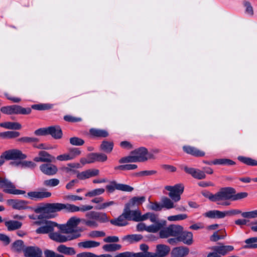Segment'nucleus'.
Here are the masks:
<instances>
[{
    "instance_id": "obj_1",
    "label": "nucleus",
    "mask_w": 257,
    "mask_h": 257,
    "mask_svg": "<svg viewBox=\"0 0 257 257\" xmlns=\"http://www.w3.org/2000/svg\"><path fill=\"white\" fill-rule=\"evenodd\" d=\"M81 221L82 219L76 216H73L68 219L66 224H59V229L63 233L70 234L77 233L80 237L81 236L80 232L81 231V229H76V228Z\"/></svg>"
},
{
    "instance_id": "obj_30",
    "label": "nucleus",
    "mask_w": 257,
    "mask_h": 257,
    "mask_svg": "<svg viewBox=\"0 0 257 257\" xmlns=\"http://www.w3.org/2000/svg\"><path fill=\"white\" fill-rule=\"evenodd\" d=\"M5 224L9 231H12L19 229L22 225V223L21 222L16 220L5 221Z\"/></svg>"
},
{
    "instance_id": "obj_49",
    "label": "nucleus",
    "mask_w": 257,
    "mask_h": 257,
    "mask_svg": "<svg viewBox=\"0 0 257 257\" xmlns=\"http://www.w3.org/2000/svg\"><path fill=\"white\" fill-rule=\"evenodd\" d=\"M81 151L80 149L77 148H70L68 149V153L71 160L79 156L81 154Z\"/></svg>"
},
{
    "instance_id": "obj_28",
    "label": "nucleus",
    "mask_w": 257,
    "mask_h": 257,
    "mask_svg": "<svg viewBox=\"0 0 257 257\" xmlns=\"http://www.w3.org/2000/svg\"><path fill=\"white\" fill-rule=\"evenodd\" d=\"M57 250L61 253L68 255H72L76 253V251L73 247H67L64 244L59 245L57 247Z\"/></svg>"
},
{
    "instance_id": "obj_43",
    "label": "nucleus",
    "mask_w": 257,
    "mask_h": 257,
    "mask_svg": "<svg viewBox=\"0 0 257 257\" xmlns=\"http://www.w3.org/2000/svg\"><path fill=\"white\" fill-rule=\"evenodd\" d=\"M245 242L247 244L244 246L247 248H257V237H251L245 240Z\"/></svg>"
},
{
    "instance_id": "obj_5",
    "label": "nucleus",
    "mask_w": 257,
    "mask_h": 257,
    "mask_svg": "<svg viewBox=\"0 0 257 257\" xmlns=\"http://www.w3.org/2000/svg\"><path fill=\"white\" fill-rule=\"evenodd\" d=\"M235 190L232 187H225L224 188V195L223 201L231 199L232 200L235 201L246 198L248 196V193L246 192H240L236 194Z\"/></svg>"
},
{
    "instance_id": "obj_57",
    "label": "nucleus",
    "mask_w": 257,
    "mask_h": 257,
    "mask_svg": "<svg viewBox=\"0 0 257 257\" xmlns=\"http://www.w3.org/2000/svg\"><path fill=\"white\" fill-rule=\"evenodd\" d=\"M242 217L246 218H254L257 217V210L241 213Z\"/></svg>"
},
{
    "instance_id": "obj_29",
    "label": "nucleus",
    "mask_w": 257,
    "mask_h": 257,
    "mask_svg": "<svg viewBox=\"0 0 257 257\" xmlns=\"http://www.w3.org/2000/svg\"><path fill=\"white\" fill-rule=\"evenodd\" d=\"M62 210V203L46 204V213H53Z\"/></svg>"
},
{
    "instance_id": "obj_32",
    "label": "nucleus",
    "mask_w": 257,
    "mask_h": 257,
    "mask_svg": "<svg viewBox=\"0 0 257 257\" xmlns=\"http://www.w3.org/2000/svg\"><path fill=\"white\" fill-rule=\"evenodd\" d=\"M125 219H126L125 218V216L123 213L122 215L118 216L116 219L110 220V222L112 224L115 226H123L127 224V222Z\"/></svg>"
},
{
    "instance_id": "obj_23",
    "label": "nucleus",
    "mask_w": 257,
    "mask_h": 257,
    "mask_svg": "<svg viewBox=\"0 0 257 257\" xmlns=\"http://www.w3.org/2000/svg\"><path fill=\"white\" fill-rule=\"evenodd\" d=\"M179 241H182L184 243L190 245L193 243V234L192 232L188 231H183L178 237Z\"/></svg>"
},
{
    "instance_id": "obj_26",
    "label": "nucleus",
    "mask_w": 257,
    "mask_h": 257,
    "mask_svg": "<svg viewBox=\"0 0 257 257\" xmlns=\"http://www.w3.org/2000/svg\"><path fill=\"white\" fill-rule=\"evenodd\" d=\"M204 215L205 217L210 218H223L226 216V211H220L219 210H211L204 213Z\"/></svg>"
},
{
    "instance_id": "obj_55",
    "label": "nucleus",
    "mask_w": 257,
    "mask_h": 257,
    "mask_svg": "<svg viewBox=\"0 0 257 257\" xmlns=\"http://www.w3.org/2000/svg\"><path fill=\"white\" fill-rule=\"evenodd\" d=\"M163 203V207L167 209H171L174 207L173 202L169 198L164 197L162 200Z\"/></svg>"
},
{
    "instance_id": "obj_16",
    "label": "nucleus",
    "mask_w": 257,
    "mask_h": 257,
    "mask_svg": "<svg viewBox=\"0 0 257 257\" xmlns=\"http://www.w3.org/2000/svg\"><path fill=\"white\" fill-rule=\"evenodd\" d=\"M131 155H134L139 162H143L147 161L148 158V150L145 147H140L131 152Z\"/></svg>"
},
{
    "instance_id": "obj_25",
    "label": "nucleus",
    "mask_w": 257,
    "mask_h": 257,
    "mask_svg": "<svg viewBox=\"0 0 257 257\" xmlns=\"http://www.w3.org/2000/svg\"><path fill=\"white\" fill-rule=\"evenodd\" d=\"M90 135L96 138H106L109 136V134L105 130L99 128H91L89 130Z\"/></svg>"
},
{
    "instance_id": "obj_44",
    "label": "nucleus",
    "mask_w": 257,
    "mask_h": 257,
    "mask_svg": "<svg viewBox=\"0 0 257 257\" xmlns=\"http://www.w3.org/2000/svg\"><path fill=\"white\" fill-rule=\"evenodd\" d=\"M138 166L136 164H126V165H121L119 166H115L114 168L115 170H135L137 169Z\"/></svg>"
},
{
    "instance_id": "obj_19",
    "label": "nucleus",
    "mask_w": 257,
    "mask_h": 257,
    "mask_svg": "<svg viewBox=\"0 0 257 257\" xmlns=\"http://www.w3.org/2000/svg\"><path fill=\"white\" fill-rule=\"evenodd\" d=\"M189 249L186 246H179L174 248L171 251L172 257H184L188 254Z\"/></svg>"
},
{
    "instance_id": "obj_45",
    "label": "nucleus",
    "mask_w": 257,
    "mask_h": 257,
    "mask_svg": "<svg viewBox=\"0 0 257 257\" xmlns=\"http://www.w3.org/2000/svg\"><path fill=\"white\" fill-rule=\"evenodd\" d=\"M118 162L120 164H124L127 163H135L139 162L136 156L134 155H132L131 156L121 158L119 160Z\"/></svg>"
},
{
    "instance_id": "obj_40",
    "label": "nucleus",
    "mask_w": 257,
    "mask_h": 257,
    "mask_svg": "<svg viewBox=\"0 0 257 257\" xmlns=\"http://www.w3.org/2000/svg\"><path fill=\"white\" fill-rule=\"evenodd\" d=\"M79 247H83L84 248H91L98 246L100 245L99 242L93 240H88L78 243Z\"/></svg>"
},
{
    "instance_id": "obj_7",
    "label": "nucleus",
    "mask_w": 257,
    "mask_h": 257,
    "mask_svg": "<svg viewBox=\"0 0 257 257\" xmlns=\"http://www.w3.org/2000/svg\"><path fill=\"white\" fill-rule=\"evenodd\" d=\"M106 189L109 193H112L116 190L125 192H132L134 188L126 184L117 183L115 181L110 182L109 185L106 186Z\"/></svg>"
},
{
    "instance_id": "obj_58",
    "label": "nucleus",
    "mask_w": 257,
    "mask_h": 257,
    "mask_svg": "<svg viewBox=\"0 0 257 257\" xmlns=\"http://www.w3.org/2000/svg\"><path fill=\"white\" fill-rule=\"evenodd\" d=\"M157 173V171L155 170H146L141 171L140 172L135 174V176L138 177H142L146 176H151L155 175Z\"/></svg>"
},
{
    "instance_id": "obj_38",
    "label": "nucleus",
    "mask_w": 257,
    "mask_h": 257,
    "mask_svg": "<svg viewBox=\"0 0 257 257\" xmlns=\"http://www.w3.org/2000/svg\"><path fill=\"white\" fill-rule=\"evenodd\" d=\"M237 159L239 161L247 165L257 166V161L250 158L240 156L237 157Z\"/></svg>"
},
{
    "instance_id": "obj_42",
    "label": "nucleus",
    "mask_w": 257,
    "mask_h": 257,
    "mask_svg": "<svg viewBox=\"0 0 257 257\" xmlns=\"http://www.w3.org/2000/svg\"><path fill=\"white\" fill-rule=\"evenodd\" d=\"M62 210H65L67 212H76L79 211L78 206L71 204L62 203Z\"/></svg>"
},
{
    "instance_id": "obj_27",
    "label": "nucleus",
    "mask_w": 257,
    "mask_h": 257,
    "mask_svg": "<svg viewBox=\"0 0 257 257\" xmlns=\"http://www.w3.org/2000/svg\"><path fill=\"white\" fill-rule=\"evenodd\" d=\"M13 114H29L31 112V108L30 107L24 108L20 105H12Z\"/></svg>"
},
{
    "instance_id": "obj_35",
    "label": "nucleus",
    "mask_w": 257,
    "mask_h": 257,
    "mask_svg": "<svg viewBox=\"0 0 257 257\" xmlns=\"http://www.w3.org/2000/svg\"><path fill=\"white\" fill-rule=\"evenodd\" d=\"M113 148V142L107 141H103L100 146V150L106 153H110L112 151Z\"/></svg>"
},
{
    "instance_id": "obj_51",
    "label": "nucleus",
    "mask_w": 257,
    "mask_h": 257,
    "mask_svg": "<svg viewBox=\"0 0 257 257\" xmlns=\"http://www.w3.org/2000/svg\"><path fill=\"white\" fill-rule=\"evenodd\" d=\"M105 191L103 188H98L88 192L85 194L86 196L94 197L103 194Z\"/></svg>"
},
{
    "instance_id": "obj_15",
    "label": "nucleus",
    "mask_w": 257,
    "mask_h": 257,
    "mask_svg": "<svg viewBox=\"0 0 257 257\" xmlns=\"http://www.w3.org/2000/svg\"><path fill=\"white\" fill-rule=\"evenodd\" d=\"M161 224L150 225L147 226L144 223H139L137 224L136 228L138 231H143L144 230L151 233H156L160 230Z\"/></svg>"
},
{
    "instance_id": "obj_52",
    "label": "nucleus",
    "mask_w": 257,
    "mask_h": 257,
    "mask_svg": "<svg viewBox=\"0 0 257 257\" xmlns=\"http://www.w3.org/2000/svg\"><path fill=\"white\" fill-rule=\"evenodd\" d=\"M19 142L24 143H33L35 144L39 141L38 139L33 137H25L18 140Z\"/></svg>"
},
{
    "instance_id": "obj_50",
    "label": "nucleus",
    "mask_w": 257,
    "mask_h": 257,
    "mask_svg": "<svg viewBox=\"0 0 257 257\" xmlns=\"http://www.w3.org/2000/svg\"><path fill=\"white\" fill-rule=\"evenodd\" d=\"M70 143L73 146H81L84 144V141L78 137H74L70 138Z\"/></svg>"
},
{
    "instance_id": "obj_22",
    "label": "nucleus",
    "mask_w": 257,
    "mask_h": 257,
    "mask_svg": "<svg viewBox=\"0 0 257 257\" xmlns=\"http://www.w3.org/2000/svg\"><path fill=\"white\" fill-rule=\"evenodd\" d=\"M183 151L186 153L195 157H203L205 155V153L196 148L190 146H186L183 147Z\"/></svg>"
},
{
    "instance_id": "obj_14",
    "label": "nucleus",
    "mask_w": 257,
    "mask_h": 257,
    "mask_svg": "<svg viewBox=\"0 0 257 257\" xmlns=\"http://www.w3.org/2000/svg\"><path fill=\"white\" fill-rule=\"evenodd\" d=\"M40 171L44 174L48 176H53L56 174L58 171V168L51 163H44L40 166Z\"/></svg>"
},
{
    "instance_id": "obj_18",
    "label": "nucleus",
    "mask_w": 257,
    "mask_h": 257,
    "mask_svg": "<svg viewBox=\"0 0 257 257\" xmlns=\"http://www.w3.org/2000/svg\"><path fill=\"white\" fill-rule=\"evenodd\" d=\"M170 251V248L165 244H158L156 246V252L151 253L152 257H164Z\"/></svg>"
},
{
    "instance_id": "obj_39",
    "label": "nucleus",
    "mask_w": 257,
    "mask_h": 257,
    "mask_svg": "<svg viewBox=\"0 0 257 257\" xmlns=\"http://www.w3.org/2000/svg\"><path fill=\"white\" fill-rule=\"evenodd\" d=\"M212 164L214 165H225L228 166L234 165L235 162L233 161L225 158L217 159L214 160Z\"/></svg>"
},
{
    "instance_id": "obj_10",
    "label": "nucleus",
    "mask_w": 257,
    "mask_h": 257,
    "mask_svg": "<svg viewBox=\"0 0 257 257\" xmlns=\"http://www.w3.org/2000/svg\"><path fill=\"white\" fill-rule=\"evenodd\" d=\"M130 208L131 207L125 206L124 209L123 214L125 215V218L136 222H140L141 211L138 209L131 210Z\"/></svg>"
},
{
    "instance_id": "obj_2",
    "label": "nucleus",
    "mask_w": 257,
    "mask_h": 257,
    "mask_svg": "<svg viewBox=\"0 0 257 257\" xmlns=\"http://www.w3.org/2000/svg\"><path fill=\"white\" fill-rule=\"evenodd\" d=\"M60 232H55L49 234V237L58 242H65L68 241L72 240L79 237V235L77 233L74 234H68L62 232L60 230Z\"/></svg>"
},
{
    "instance_id": "obj_37",
    "label": "nucleus",
    "mask_w": 257,
    "mask_h": 257,
    "mask_svg": "<svg viewBox=\"0 0 257 257\" xmlns=\"http://www.w3.org/2000/svg\"><path fill=\"white\" fill-rule=\"evenodd\" d=\"M150 221L154 223L153 225H156L157 224H161V226L160 227V230L164 226H165L166 225V221L165 220H159L158 219V215L151 212V215L150 216Z\"/></svg>"
},
{
    "instance_id": "obj_4",
    "label": "nucleus",
    "mask_w": 257,
    "mask_h": 257,
    "mask_svg": "<svg viewBox=\"0 0 257 257\" xmlns=\"http://www.w3.org/2000/svg\"><path fill=\"white\" fill-rule=\"evenodd\" d=\"M0 188H4L5 192L12 194H24L26 193L24 190L16 189L15 185L6 178L0 179Z\"/></svg>"
},
{
    "instance_id": "obj_36",
    "label": "nucleus",
    "mask_w": 257,
    "mask_h": 257,
    "mask_svg": "<svg viewBox=\"0 0 257 257\" xmlns=\"http://www.w3.org/2000/svg\"><path fill=\"white\" fill-rule=\"evenodd\" d=\"M171 235L172 236L178 237L183 230V227L179 225L172 224L170 225Z\"/></svg>"
},
{
    "instance_id": "obj_6",
    "label": "nucleus",
    "mask_w": 257,
    "mask_h": 257,
    "mask_svg": "<svg viewBox=\"0 0 257 257\" xmlns=\"http://www.w3.org/2000/svg\"><path fill=\"white\" fill-rule=\"evenodd\" d=\"M165 189L170 192L168 194L169 197L175 202H177L181 199L180 196L183 192L184 186L178 184L174 186H166Z\"/></svg>"
},
{
    "instance_id": "obj_61",
    "label": "nucleus",
    "mask_w": 257,
    "mask_h": 257,
    "mask_svg": "<svg viewBox=\"0 0 257 257\" xmlns=\"http://www.w3.org/2000/svg\"><path fill=\"white\" fill-rule=\"evenodd\" d=\"M187 218V215L185 214H183L169 216L168 219L169 221H177L184 220Z\"/></svg>"
},
{
    "instance_id": "obj_9",
    "label": "nucleus",
    "mask_w": 257,
    "mask_h": 257,
    "mask_svg": "<svg viewBox=\"0 0 257 257\" xmlns=\"http://www.w3.org/2000/svg\"><path fill=\"white\" fill-rule=\"evenodd\" d=\"M224 188H221L219 191L217 192L215 194H213L207 191H204L202 192V194L203 196L208 198L210 201L212 202H219L223 201V198H224Z\"/></svg>"
},
{
    "instance_id": "obj_24",
    "label": "nucleus",
    "mask_w": 257,
    "mask_h": 257,
    "mask_svg": "<svg viewBox=\"0 0 257 257\" xmlns=\"http://www.w3.org/2000/svg\"><path fill=\"white\" fill-rule=\"evenodd\" d=\"M234 249L232 245H222V246H214L212 247V249L216 251L217 253L221 255H225L228 252L231 251Z\"/></svg>"
},
{
    "instance_id": "obj_64",
    "label": "nucleus",
    "mask_w": 257,
    "mask_h": 257,
    "mask_svg": "<svg viewBox=\"0 0 257 257\" xmlns=\"http://www.w3.org/2000/svg\"><path fill=\"white\" fill-rule=\"evenodd\" d=\"M151 253H143L142 252L133 253L131 252V257H152Z\"/></svg>"
},
{
    "instance_id": "obj_33",
    "label": "nucleus",
    "mask_w": 257,
    "mask_h": 257,
    "mask_svg": "<svg viewBox=\"0 0 257 257\" xmlns=\"http://www.w3.org/2000/svg\"><path fill=\"white\" fill-rule=\"evenodd\" d=\"M143 236L141 234H129L124 236L122 239L123 241H126L130 243L134 242H138L143 239Z\"/></svg>"
},
{
    "instance_id": "obj_41",
    "label": "nucleus",
    "mask_w": 257,
    "mask_h": 257,
    "mask_svg": "<svg viewBox=\"0 0 257 257\" xmlns=\"http://www.w3.org/2000/svg\"><path fill=\"white\" fill-rule=\"evenodd\" d=\"M121 248V245L119 244H106L102 246V248L105 251L111 252L119 250Z\"/></svg>"
},
{
    "instance_id": "obj_60",
    "label": "nucleus",
    "mask_w": 257,
    "mask_h": 257,
    "mask_svg": "<svg viewBox=\"0 0 257 257\" xmlns=\"http://www.w3.org/2000/svg\"><path fill=\"white\" fill-rule=\"evenodd\" d=\"M64 119L66 121L70 122H77L82 121V118L81 117H75L70 115H65L64 116Z\"/></svg>"
},
{
    "instance_id": "obj_11",
    "label": "nucleus",
    "mask_w": 257,
    "mask_h": 257,
    "mask_svg": "<svg viewBox=\"0 0 257 257\" xmlns=\"http://www.w3.org/2000/svg\"><path fill=\"white\" fill-rule=\"evenodd\" d=\"M181 169H183L186 173L191 175L195 179L201 180L205 179L206 177L205 172L199 169L190 168L186 166H181Z\"/></svg>"
},
{
    "instance_id": "obj_46",
    "label": "nucleus",
    "mask_w": 257,
    "mask_h": 257,
    "mask_svg": "<svg viewBox=\"0 0 257 257\" xmlns=\"http://www.w3.org/2000/svg\"><path fill=\"white\" fill-rule=\"evenodd\" d=\"M159 236L161 238H166L170 236H172L171 235V230L170 225L168 227H164V226L159 230Z\"/></svg>"
},
{
    "instance_id": "obj_3",
    "label": "nucleus",
    "mask_w": 257,
    "mask_h": 257,
    "mask_svg": "<svg viewBox=\"0 0 257 257\" xmlns=\"http://www.w3.org/2000/svg\"><path fill=\"white\" fill-rule=\"evenodd\" d=\"M26 155L23 154L22 151L17 149H13L4 152L1 156L0 161L3 163L2 165L4 163V159L7 160L26 159Z\"/></svg>"
},
{
    "instance_id": "obj_13",
    "label": "nucleus",
    "mask_w": 257,
    "mask_h": 257,
    "mask_svg": "<svg viewBox=\"0 0 257 257\" xmlns=\"http://www.w3.org/2000/svg\"><path fill=\"white\" fill-rule=\"evenodd\" d=\"M55 157L49 154L45 151H41L39 152L38 156L34 159V161L36 162L52 163L55 162Z\"/></svg>"
},
{
    "instance_id": "obj_63",
    "label": "nucleus",
    "mask_w": 257,
    "mask_h": 257,
    "mask_svg": "<svg viewBox=\"0 0 257 257\" xmlns=\"http://www.w3.org/2000/svg\"><path fill=\"white\" fill-rule=\"evenodd\" d=\"M223 232H225V231H224ZM225 236V232H224V233L222 234H219L218 232L216 231L210 236V240L212 241H217L219 239H223Z\"/></svg>"
},
{
    "instance_id": "obj_12",
    "label": "nucleus",
    "mask_w": 257,
    "mask_h": 257,
    "mask_svg": "<svg viewBox=\"0 0 257 257\" xmlns=\"http://www.w3.org/2000/svg\"><path fill=\"white\" fill-rule=\"evenodd\" d=\"M7 204L15 209L22 210L29 208L32 209V207L27 205L28 202L25 200L8 199L7 200Z\"/></svg>"
},
{
    "instance_id": "obj_17",
    "label": "nucleus",
    "mask_w": 257,
    "mask_h": 257,
    "mask_svg": "<svg viewBox=\"0 0 257 257\" xmlns=\"http://www.w3.org/2000/svg\"><path fill=\"white\" fill-rule=\"evenodd\" d=\"M28 197L31 200H38L51 196V193L47 191H31L28 193Z\"/></svg>"
},
{
    "instance_id": "obj_20",
    "label": "nucleus",
    "mask_w": 257,
    "mask_h": 257,
    "mask_svg": "<svg viewBox=\"0 0 257 257\" xmlns=\"http://www.w3.org/2000/svg\"><path fill=\"white\" fill-rule=\"evenodd\" d=\"M26 257H37L42 255V251L40 248L36 246H29L24 250Z\"/></svg>"
},
{
    "instance_id": "obj_47",
    "label": "nucleus",
    "mask_w": 257,
    "mask_h": 257,
    "mask_svg": "<svg viewBox=\"0 0 257 257\" xmlns=\"http://www.w3.org/2000/svg\"><path fill=\"white\" fill-rule=\"evenodd\" d=\"M60 183L59 179L53 178L44 180L43 184L44 186L48 187H54L57 186Z\"/></svg>"
},
{
    "instance_id": "obj_62",
    "label": "nucleus",
    "mask_w": 257,
    "mask_h": 257,
    "mask_svg": "<svg viewBox=\"0 0 257 257\" xmlns=\"http://www.w3.org/2000/svg\"><path fill=\"white\" fill-rule=\"evenodd\" d=\"M96 220L102 223H104L108 221V218L105 213L97 212Z\"/></svg>"
},
{
    "instance_id": "obj_48",
    "label": "nucleus",
    "mask_w": 257,
    "mask_h": 257,
    "mask_svg": "<svg viewBox=\"0 0 257 257\" xmlns=\"http://www.w3.org/2000/svg\"><path fill=\"white\" fill-rule=\"evenodd\" d=\"M20 133L18 132L8 131L0 134V136L8 139H13L18 137Z\"/></svg>"
},
{
    "instance_id": "obj_59",
    "label": "nucleus",
    "mask_w": 257,
    "mask_h": 257,
    "mask_svg": "<svg viewBox=\"0 0 257 257\" xmlns=\"http://www.w3.org/2000/svg\"><path fill=\"white\" fill-rule=\"evenodd\" d=\"M116 204V203L113 201H110L106 202H104L101 204H99L95 207V208L97 210H102L106 208Z\"/></svg>"
},
{
    "instance_id": "obj_34",
    "label": "nucleus",
    "mask_w": 257,
    "mask_h": 257,
    "mask_svg": "<svg viewBox=\"0 0 257 257\" xmlns=\"http://www.w3.org/2000/svg\"><path fill=\"white\" fill-rule=\"evenodd\" d=\"M145 200L146 198L144 196L134 197L130 200V202L126 204L125 206L132 207L135 205L138 206L145 202Z\"/></svg>"
},
{
    "instance_id": "obj_31",
    "label": "nucleus",
    "mask_w": 257,
    "mask_h": 257,
    "mask_svg": "<svg viewBox=\"0 0 257 257\" xmlns=\"http://www.w3.org/2000/svg\"><path fill=\"white\" fill-rule=\"evenodd\" d=\"M1 127L7 129L19 130L22 128L21 124L17 122H4L0 123Z\"/></svg>"
},
{
    "instance_id": "obj_8",
    "label": "nucleus",
    "mask_w": 257,
    "mask_h": 257,
    "mask_svg": "<svg viewBox=\"0 0 257 257\" xmlns=\"http://www.w3.org/2000/svg\"><path fill=\"white\" fill-rule=\"evenodd\" d=\"M59 224L55 222L46 221L41 226L36 230V232L37 234L49 233V234L53 233V231L55 227H58L59 228Z\"/></svg>"
},
{
    "instance_id": "obj_53",
    "label": "nucleus",
    "mask_w": 257,
    "mask_h": 257,
    "mask_svg": "<svg viewBox=\"0 0 257 257\" xmlns=\"http://www.w3.org/2000/svg\"><path fill=\"white\" fill-rule=\"evenodd\" d=\"M23 247L24 242L22 240H18L13 243V249L16 251H21Z\"/></svg>"
},
{
    "instance_id": "obj_54",
    "label": "nucleus",
    "mask_w": 257,
    "mask_h": 257,
    "mask_svg": "<svg viewBox=\"0 0 257 257\" xmlns=\"http://www.w3.org/2000/svg\"><path fill=\"white\" fill-rule=\"evenodd\" d=\"M244 7L245 8V13L247 15L252 16L254 14L253 8L251 5L250 2L248 1H245L243 3Z\"/></svg>"
},
{
    "instance_id": "obj_56",
    "label": "nucleus",
    "mask_w": 257,
    "mask_h": 257,
    "mask_svg": "<svg viewBox=\"0 0 257 257\" xmlns=\"http://www.w3.org/2000/svg\"><path fill=\"white\" fill-rule=\"evenodd\" d=\"M50 105L48 104H37L32 105V108L38 110H47L50 109Z\"/></svg>"
},
{
    "instance_id": "obj_21",
    "label": "nucleus",
    "mask_w": 257,
    "mask_h": 257,
    "mask_svg": "<svg viewBox=\"0 0 257 257\" xmlns=\"http://www.w3.org/2000/svg\"><path fill=\"white\" fill-rule=\"evenodd\" d=\"M48 135H50L55 139H60L62 137V131L59 125H54L48 127Z\"/></svg>"
}]
</instances>
